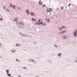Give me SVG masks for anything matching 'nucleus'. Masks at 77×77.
Masks as SVG:
<instances>
[{
	"label": "nucleus",
	"mask_w": 77,
	"mask_h": 77,
	"mask_svg": "<svg viewBox=\"0 0 77 77\" xmlns=\"http://www.w3.org/2000/svg\"><path fill=\"white\" fill-rule=\"evenodd\" d=\"M31 15H32V16H35V13H34L32 12H31Z\"/></svg>",
	"instance_id": "nucleus-8"
},
{
	"label": "nucleus",
	"mask_w": 77,
	"mask_h": 77,
	"mask_svg": "<svg viewBox=\"0 0 77 77\" xmlns=\"http://www.w3.org/2000/svg\"><path fill=\"white\" fill-rule=\"evenodd\" d=\"M23 68L24 69H26V67H23Z\"/></svg>",
	"instance_id": "nucleus-22"
},
{
	"label": "nucleus",
	"mask_w": 77,
	"mask_h": 77,
	"mask_svg": "<svg viewBox=\"0 0 77 77\" xmlns=\"http://www.w3.org/2000/svg\"><path fill=\"white\" fill-rule=\"evenodd\" d=\"M7 75H8V76H11V74H9L8 73V74Z\"/></svg>",
	"instance_id": "nucleus-23"
},
{
	"label": "nucleus",
	"mask_w": 77,
	"mask_h": 77,
	"mask_svg": "<svg viewBox=\"0 0 77 77\" xmlns=\"http://www.w3.org/2000/svg\"><path fill=\"white\" fill-rule=\"evenodd\" d=\"M69 6H71V4H69Z\"/></svg>",
	"instance_id": "nucleus-32"
},
{
	"label": "nucleus",
	"mask_w": 77,
	"mask_h": 77,
	"mask_svg": "<svg viewBox=\"0 0 77 77\" xmlns=\"http://www.w3.org/2000/svg\"><path fill=\"white\" fill-rule=\"evenodd\" d=\"M23 27V26H22L21 25H20V26H19V28H20V29H21Z\"/></svg>",
	"instance_id": "nucleus-18"
},
{
	"label": "nucleus",
	"mask_w": 77,
	"mask_h": 77,
	"mask_svg": "<svg viewBox=\"0 0 77 77\" xmlns=\"http://www.w3.org/2000/svg\"><path fill=\"white\" fill-rule=\"evenodd\" d=\"M20 45L19 44H17L16 45V46H20Z\"/></svg>",
	"instance_id": "nucleus-15"
},
{
	"label": "nucleus",
	"mask_w": 77,
	"mask_h": 77,
	"mask_svg": "<svg viewBox=\"0 0 77 77\" xmlns=\"http://www.w3.org/2000/svg\"><path fill=\"white\" fill-rule=\"evenodd\" d=\"M47 21H48V22H50L49 20V19Z\"/></svg>",
	"instance_id": "nucleus-29"
},
{
	"label": "nucleus",
	"mask_w": 77,
	"mask_h": 77,
	"mask_svg": "<svg viewBox=\"0 0 77 77\" xmlns=\"http://www.w3.org/2000/svg\"><path fill=\"white\" fill-rule=\"evenodd\" d=\"M66 38H67V37H66V36L65 35H64L63 36V38L64 39H66Z\"/></svg>",
	"instance_id": "nucleus-7"
},
{
	"label": "nucleus",
	"mask_w": 77,
	"mask_h": 77,
	"mask_svg": "<svg viewBox=\"0 0 77 77\" xmlns=\"http://www.w3.org/2000/svg\"><path fill=\"white\" fill-rule=\"evenodd\" d=\"M62 29H66V27L65 26H62Z\"/></svg>",
	"instance_id": "nucleus-9"
},
{
	"label": "nucleus",
	"mask_w": 77,
	"mask_h": 77,
	"mask_svg": "<svg viewBox=\"0 0 77 77\" xmlns=\"http://www.w3.org/2000/svg\"><path fill=\"white\" fill-rule=\"evenodd\" d=\"M25 36V35L23 34L22 35V36Z\"/></svg>",
	"instance_id": "nucleus-27"
},
{
	"label": "nucleus",
	"mask_w": 77,
	"mask_h": 77,
	"mask_svg": "<svg viewBox=\"0 0 77 77\" xmlns=\"http://www.w3.org/2000/svg\"><path fill=\"white\" fill-rule=\"evenodd\" d=\"M20 24H22V25H23V26H24V24L22 22H20Z\"/></svg>",
	"instance_id": "nucleus-14"
},
{
	"label": "nucleus",
	"mask_w": 77,
	"mask_h": 77,
	"mask_svg": "<svg viewBox=\"0 0 77 77\" xmlns=\"http://www.w3.org/2000/svg\"><path fill=\"white\" fill-rule=\"evenodd\" d=\"M26 14H28V15H29L30 14V11H29V10H27L26 11Z\"/></svg>",
	"instance_id": "nucleus-4"
},
{
	"label": "nucleus",
	"mask_w": 77,
	"mask_h": 77,
	"mask_svg": "<svg viewBox=\"0 0 77 77\" xmlns=\"http://www.w3.org/2000/svg\"><path fill=\"white\" fill-rule=\"evenodd\" d=\"M58 56H61V55H62V54L60 53V54H58Z\"/></svg>",
	"instance_id": "nucleus-16"
},
{
	"label": "nucleus",
	"mask_w": 77,
	"mask_h": 77,
	"mask_svg": "<svg viewBox=\"0 0 77 77\" xmlns=\"http://www.w3.org/2000/svg\"><path fill=\"white\" fill-rule=\"evenodd\" d=\"M36 20V19H34V18H32V20L34 21Z\"/></svg>",
	"instance_id": "nucleus-11"
},
{
	"label": "nucleus",
	"mask_w": 77,
	"mask_h": 77,
	"mask_svg": "<svg viewBox=\"0 0 77 77\" xmlns=\"http://www.w3.org/2000/svg\"><path fill=\"white\" fill-rule=\"evenodd\" d=\"M40 3H41V1H40L39 2V5H40Z\"/></svg>",
	"instance_id": "nucleus-31"
},
{
	"label": "nucleus",
	"mask_w": 77,
	"mask_h": 77,
	"mask_svg": "<svg viewBox=\"0 0 77 77\" xmlns=\"http://www.w3.org/2000/svg\"><path fill=\"white\" fill-rule=\"evenodd\" d=\"M40 19L38 20V21H37L36 22V23H35V24H36V25H38L39 24V25H42V26H45L46 25V23H43L42 22H40Z\"/></svg>",
	"instance_id": "nucleus-1"
},
{
	"label": "nucleus",
	"mask_w": 77,
	"mask_h": 77,
	"mask_svg": "<svg viewBox=\"0 0 77 77\" xmlns=\"http://www.w3.org/2000/svg\"><path fill=\"white\" fill-rule=\"evenodd\" d=\"M11 51L13 53H15V50H13V51Z\"/></svg>",
	"instance_id": "nucleus-17"
},
{
	"label": "nucleus",
	"mask_w": 77,
	"mask_h": 77,
	"mask_svg": "<svg viewBox=\"0 0 77 77\" xmlns=\"http://www.w3.org/2000/svg\"><path fill=\"white\" fill-rule=\"evenodd\" d=\"M20 34H21V33H20Z\"/></svg>",
	"instance_id": "nucleus-37"
},
{
	"label": "nucleus",
	"mask_w": 77,
	"mask_h": 77,
	"mask_svg": "<svg viewBox=\"0 0 77 77\" xmlns=\"http://www.w3.org/2000/svg\"><path fill=\"white\" fill-rule=\"evenodd\" d=\"M16 60H17V62H19L20 61V60L19 59H16Z\"/></svg>",
	"instance_id": "nucleus-20"
},
{
	"label": "nucleus",
	"mask_w": 77,
	"mask_h": 77,
	"mask_svg": "<svg viewBox=\"0 0 77 77\" xmlns=\"http://www.w3.org/2000/svg\"><path fill=\"white\" fill-rule=\"evenodd\" d=\"M37 77H39V76H37Z\"/></svg>",
	"instance_id": "nucleus-36"
},
{
	"label": "nucleus",
	"mask_w": 77,
	"mask_h": 77,
	"mask_svg": "<svg viewBox=\"0 0 77 77\" xmlns=\"http://www.w3.org/2000/svg\"><path fill=\"white\" fill-rule=\"evenodd\" d=\"M77 30L74 31L73 33V35L74 36H77Z\"/></svg>",
	"instance_id": "nucleus-2"
},
{
	"label": "nucleus",
	"mask_w": 77,
	"mask_h": 77,
	"mask_svg": "<svg viewBox=\"0 0 77 77\" xmlns=\"http://www.w3.org/2000/svg\"><path fill=\"white\" fill-rule=\"evenodd\" d=\"M18 9H20V7H19V8H18Z\"/></svg>",
	"instance_id": "nucleus-35"
},
{
	"label": "nucleus",
	"mask_w": 77,
	"mask_h": 77,
	"mask_svg": "<svg viewBox=\"0 0 77 77\" xmlns=\"http://www.w3.org/2000/svg\"><path fill=\"white\" fill-rule=\"evenodd\" d=\"M9 11V9H6V11H7V12Z\"/></svg>",
	"instance_id": "nucleus-19"
},
{
	"label": "nucleus",
	"mask_w": 77,
	"mask_h": 77,
	"mask_svg": "<svg viewBox=\"0 0 77 77\" xmlns=\"http://www.w3.org/2000/svg\"><path fill=\"white\" fill-rule=\"evenodd\" d=\"M49 10L50 11H51V10H52V9H51V8H49Z\"/></svg>",
	"instance_id": "nucleus-24"
},
{
	"label": "nucleus",
	"mask_w": 77,
	"mask_h": 77,
	"mask_svg": "<svg viewBox=\"0 0 77 77\" xmlns=\"http://www.w3.org/2000/svg\"><path fill=\"white\" fill-rule=\"evenodd\" d=\"M43 7L44 8H45V5H43Z\"/></svg>",
	"instance_id": "nucleus-26"
},
{
	"label": "nucleus",
	"mask_w": 77,
	"mask_h": 77,
	"mask_svg": "<svg viewBox=\"0 0 77 77\" xmlns=\"http://www.w3.org/2000/svg\"><path fill=\"white\" fill-rule=\"evenodd\" d=\"M0 21H3V19L2 18H1L0 19Z\"/></svg>",
	"instance_id": "nucleus-21"
},
{
	"label": "nucleus",
	"mask_w": 77,
	"mask_h": 77,
	"mask_svg": "<svg viewBox=\"0 0 77 77\" xmlns=\"http://www.w3.org/2000/svg\"><path fill=\"white\" fill-rule=\"evenodd\" d=\"M11 5V8H12L13 7L14 9H15V6H13L12 5V4H10Z\"/></svg>",
	"instance_id": "nucleus-5"
},
{
	"label": "nucleus",
	"mask_w": 77,
	"mask_h": 77,
	"mask_svg": "<svg viewBox=\"0 0 77 77\" xmlns=\"http://www.w3.org/2000/svg\"><path fill=\"white\" fill-rule=\"evenodd\" d=\"M3 8H4V9H6V6H4Z\"/></svg>",
	"instance_id": "nucleus-28"
},
{
	"label": "nucleus",
	"mask_w": 77,
	"mask_h": 77,
	"mask_svg": "<svg viewBox=\"0 0 77 77\" xmlns=\"http://www.w3.org/2000/svg\"><path fill=\"white\" fill-rule=\"evenodd\" d=\"M19 77H20V76H19Z\"/></svg>",
	"instance_id": "nucleus-38"
},
{
	"label": "nucleus",
	"mask_w": 77,
	"mask_h": 77,
	"mask_svg": "<svg viewBox=\"0 0 77 77\" xmlns=\"http://www.w3.org/2000/svg\"><path fill=\"white\" fill-rule=\"evenodd\" d=\"M18 17H16L15 18V19L14 20V21H18Z\"/></svg>",
	"instance_id": "nucleus-6"
},
{
	"label": "nucleus",
	"mask_w": 77,
	"mask_h": 77,
	"mask_svg": "<svg viewBox=\"0 0 77 77\" xmlns=\"http://www.w3.org/2000/svg\"><path fill=\"white\" fill-rule=\"evenodd\" d=\"M28 61H29V62H32V59H29V60Z\"/></svg>",
	"instance_id": "nucleus-12"
},
{
	"label": "nucleus",
	"mask_w": 77,
	"mask_h": 77,
	"mask_svg": "<svg viewBox=\"0 0 77 77\" xmlns=\"http://www.w3.org/2000/svg\"><path fill=\"white\" fill-rule=\"evenodd\" d=\"M47 11L48 12H49V11H49V9H47Z\"/></svg>",
	"instance_id": "nucleus-25"
},
{
	"label": "nucleus",
	"mask_w": 77,
	"mask_h": 77,
	"mask_svg": "<svg viewBox=\"0 0 77 77\" xmlns=\"http://www.w3.org/2000/svg\"><path fill=\"white\" fill-rule=\"evenodd\" d=\"M60 30H62V29H60Z\"/></svg>",
	"instance_id": "nucleus-33"
},
{
	"label": "nucleus",
	"mask_w": 77,
	"mask_h": 77,
	"mask_svg": "<svg viewBox=\"0 0 77 77\" xmlns=\"http://www.w3.org/2000/svg\"><path fill=\"white\" fill-rule=\"evenodd\" d=\"M61 9H63V7H61Z\"/></svg>",
	"instance_id": "nucleus-30"
},
{
	"label": "nucleus",
	"mask_w": 77,
	"mask_h": 77,
	"mask_svg": "<svg viewBox=\"0 0 77 77\" xmlns=\"http://www.w3.org/2000/svg\"><path fill=\"white\" fill-rule=\"evenodd\" d=\"M66 30H64L63 31H62L60 32V33L61 34H63V33H66Z\"/></svg>",
	"instance_id": "nucleus-3"
},
{
	"label": "nucleus",
	"mask_w": 77,
	"mask_h": 77,
	"mask_svg": "<svg viewBox=\"0 0 77 77\" xmlns=\"http://www.w3.org/2000/svg\"><path fill=\"white\" fill-rule=\"evenodd\" d=\"M16 24H17L18 25V24H20V22H17L16 23Z\"/></svg>",
	"instance_id": "nucleus-13"
},
{
	"label": "nucleus",
	"mask_w": 77,
	"mask_h": 77,
	"mask_svg": "<svg viewBox=\"0 0 77 77\" xmlns=\"http://www.w3.org/2000/svg\"><path fill=\"white\" fill-rule=\"evenodd\" d=\"M6 72L7 74H9V71L8 70H6Z\"/></svg>",
	"instance_id": "nucleus-10"
},
{
	"label": "nucleus",
	"mask_w": 77,
	"mask_h": 77,
	"mask_svg": "<svg viewBox=\"0 0 77 77\" xmlns=\"http://www.w3.org/2000/svg\"><path fill=\"white\" fill-rule=\"evenodd\" d=\"M75 62L77 63V60H76V61H75Z\"/></svg>",
	"instance_id": "nucleus-34"
}]
</instances>
